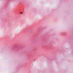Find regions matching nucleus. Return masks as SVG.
I'll return each mask as SVG.
<instances>
[{"label":"nucleus","instance_id":"obj_1","mask_svg":"<svg viewBox=\"0 0 73 73\" xmlns=\"http://www.w3.org/2000/svg\"><path fill=\"white\" fill-rule=\"evenodd\" d=\"M20 13H21L22 14H23V12H20Z\"/></svg>","mask_w":73,"mask_h":73}]
</instances>
